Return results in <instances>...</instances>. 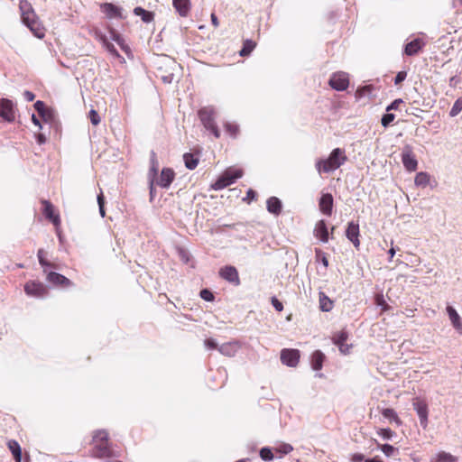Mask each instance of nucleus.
<instances>
[{"label": "nucleus", "instance_id": "1", "mask_svg": "<svg viewBox=\"0 0 462 462\" xmlns=\"http://www.w3.org/2000/svg\"><path fill=\"white\" fill-rule=\"evenodd\" d=\"M19 10L24 25L39 39L45 36V28L39 20L32 4L28 0H20Z\"/></svg>", "mask_w": 462, "mask_h": 462}, {"label": "nucleus", "instance_id": "2", "mask_svg": "<svg viewBox=\"0 0 462 462\" xmlns=\"http://www.w3.org/2000/svg\"><path fill=\"white\" fill-rule=\"evenodd\" d=\"M347 160L346 152L341 148H335L328 158L319 160L316 163L317 171L321 172H330L338 169Z\"/></svg>", "mask_w": 462, "mask_h": 462}, {"label": "nucleus", "instance_id": "3", "mask_svg": "<svg viewBox=\"0 0 462 462\" xmlns=\"http://www.w3.org/2000/svg\"><path fill=\"white\" fill-rule=\"evenodd\" d=\"M93 448L91 454L97 458L109 457L111 448L108 442V434L105 430H97L93 435Z\"/></svg>", "mask_w": 462, "mask_h": 462}, {"label": "nucleus", "instance_id": "4", "mask_svg": "<svg viewBox=\"0 0 462 462\" xmlns=\"http://www.w3.org/2000/svg\"><path fill=\"white\" fill-rule=\"evenodd\" d=\"M216 109L212 106H208L200 108L198 111V116L204 127L210 131L212 134L217 138H220V131L215 122Z\"/></svg>", "mask_w": 462, "mask_h": 462}, {"label": "nucleus", "instance_id": "5", "mask_svg": "<svg viewBox=\"0 0 462 462\" xmlns=\"http://www.w3.org/2000/svg\"><path fill=\"white\" fill-rule=\"evenodd\" d=\"M243 170L236 168L226 169L223 174L212 184L215 190L223 189L233 184L237 179L243 176Z\"/></svg>", "mask_w": 462, "mask_h": 462}, {"label": "nucleus", "instance_id": "6", "mask_svg": "<svg viewBox=\"0 0 462 462\" xmlns=\"http://www.w3.org/2000/svg\"><path fill=\"white\" fill-rule=\"evenodd\" d=\"M24 291L30 297L43 298L48 295L47 286L39 281L30 280L24 284Z\"/></svg>", "mask_w": 462, "mask_h": 462}, {"label": "nucleus", "instance_id": "7", "mask_svg": "<svg viewBox=\"0 0 462 462\" xmlns=\"http://www.w3.org/2000/svg\"><path fill=\"white\" fill-rule=\"evenodd\" d=\"M41 204L42 205V214L48 219L51 221L56 228H59L60 226V217L58 212L55 210V207L53 204L47 199H41Z\"/></svg>", "mask_w": 462, "mask_h": 462}, {"label": "nucleus", "instance_id": "8", "mask_svg": "<svg viewBox=\"0 0 462 462\" xmlns=\"http://www.w3.org/2000/svg\"><path fill=\"white\" fill-rule=\"evenodd\" d=\"M328 84L335 90L344 91L349 86L348 74L344 71L335 72L331 75Z\"/></svg>", "mask_w": 462, "mask_h": 462}, {"label": "nucleus", "instance_id": "9", "mask_svg": "<svg viewBox=\"0 0 462 462\" xmlns=\"http://www.w3.org/2000/svg\"><path fill=\"white\" fill-rule=\"evenodd\" d=\"M401 156L402 162L406 171L412 172L417 170L418 161L416 159V155L412 151V148L410 145H406L403 147Z\"/></svg>", "mask_w": 462, "mask_h": 462}, {"label": "nucleus", "instance_id": "10", "mask_svg": "<svg viewBox=\"0 0 462 462\" xmlns=\"http://www.w3.org/2000/svg\"><path fill=\"white\" fill-rule=\"evenodd\" d=\"M219 276L228 282L229 283L233 284L234 286H239L241 283L238 271L235 266L232 265H226L219 269L218 272Z\"/></svg>", "mask_w": 462, "mask_h": 462}, {"label": "nucleus", "instance_id": "11", "mask_svg": "<svg viewBox=\"0 0 462 462\" xmlns=\"http://www.w3.org/2000/svg\"><path fill=\"white\" fill-rule=\"evenodd\" d=\"M414 410L420 418V423L423 429L428 427V414L429 409L428 404L424 400L415 398L412 402Z\"/></svg>", "mask_w": 462, "mask_h": 462}, {"label": "nucleus", "instance_id": "12", "mask_svg": "<svg viewBox=\"0 0 462 462\" xmlns=\"http://www.w3.org/2000/svg\"><path fill=\"white\" fill-rule=\"evenodd\" d=\"M175 179V172L171 168H163L161 174L155 177V183L162 189H168Z\"/></svg>", "mask_w": 462, "mask_h": 462}, {"label": "nucleus", "instance_id": "13", "mask_svg": "<svg viewBox=\"0 0 462 462\" xmlns=\"http://www.w3.org/2000/svg\"><path fill=\"white\" fill-rule=\"evenodd\" d=\"M43 273L46 274L47 282L55 286L67 288L73 284L69 279L60 273L55 272H48L46 269H43Z\"/></svg>", "mask_w": 462, "mask_h": 462}, {"label": "nucleus", "instance_id": "14", "mask_svg": "<svg viewBox=\"0 0 462 462\" xmlns=\"http://www.w3.org/2000/svg\"><path fill=\"white\" fill-rule=\"evenodd\" d=\"M158 166H159V164H158V161L156 158V154L154 152H152V157H151V166H150V170L148 172L149 189H150L151 199H152L153 197L155 196V186H157L155 183V177L158 172Z\"/></svg>", "mask_w": 462, "mask_h": 462}, {"label": "nucleus", "instance_id": "15", "mask_svg": "<svg viewBox=\"0 0 462 462\" xmlns=\"http://www.w3.org/2000/svg\"><path fill=\"white\" fill-rule=\"evenodd\" d=\"M300 360V351L297 349L284 348L281 352V361L282 364L295 367Z\"/></svg>", "mask_w": 462, "mask_h": 462}, {"label": "nucleus", "instance_id": "16", "mask_svg": "<svg viewBox=\"0 0 462 462\" xmlns=\"http://www.w3.org/2000/svg\"><path fill=\"white\" fill-rule=\"evenodd\" d=\"M0 116L3 120L13 122L15 118L13 102L3 98L0 101Z\"/></svg>", "mask_w": 462, "mask_h": 462}, {"label": "nucleus", "instance_id": "17", "mask_svg": "<svg viewBox=\"0 0 462 462\" xmlns=\"http://www.w3.org/2000/svg\"><path fill=\"white\" fill-rule=\"evenodd\" d=\"M346 236L347 239H349L353 243L354 246L356 249H359V246H360V240H359L360 232H359V225L357 223H354V222H349L348 223L347 228L346 230Z\"/></svg>", "mask_w": 462, "mask_h": 462}, {"label": "nucleus", "instance_id": "18", "mask_svg": "<svg viewBox=\"0 0 462 462\" xmlns=\"http://www.w3.org/2000/svg\"><path fill=\"white\" fill-rule=\"evenodd\" d=\"M347 337L348 335L345 331H341L333 337L334 344L338 346L340 352L344 355L349 354L352 347V345L346 343Z\"/></svg>", "mask_w": 462, "mask_h": 462}, {"label": "nucleus", "instance_id": "19", "mask_svg": "<svg viewBox=\"0 0 462 462\" xmlns=\"http://www.w3.org/2000/svg\"><path fill=\"white\" fill-rule=\"evenodd\" d=\"M333 197L330 193H326L321 196L319 201V210L327 216L332 215L333 210Z\"/></svg>", "mask_w": 462, "mask_h": 462}, {"label": "nucleus", "instance_id": "20", "mask_svg": "<svg viewBox=\"0 0 462 462\" xmlns=\"http://www.w3.org/2000/svg\"><path fill=\"white\" fill-rule=\"evenodd\" d=\"M424 45L425 43L421 39H414L405 45L404 53L407 56H414L422 50Z\"/></svg>", "mask_w": 462, "mask_h": 462}, {"label": "nucleus", "instance_id": "21", "mask_svg": "<svg viewBox=\"0 0 462 462\" xmlns=\"http://www.w3.org/2000/svg\"><path fill=\"white\" fill-rule=\"evenodd\" d=\"M314 235L323 243H327L328 241V230L324 220H319L316 223L314 228Z\"/></svg>", "mask_w": 462, "mask_h": 462}, {"label": "nucleus", "instance_id": "22", "mask_svg": "<svg viewBox=\"0 0 462 462\" xmlns=\"http://www.w3.org/2000/svg\"><path fill=\"white\" fill-rule=\"evenodd\" d=\"M34 108L38 112L39 116L45 122L52 120L53 115L50 108H48L43 101L38 100L34 103Z\"/></svg>", "mask_w": 462, "mask_h": 462}, {"label": "nucleus", "instance_id": "23", "mask_svg": "<svg viewBox=\"0 0 462 462\" xmlns=\"http://www.w3.org/2000/svg\"><path fill=\"white\" fill-rule=\"evenodd\" d=\"M172 5L180 16H188L191 8L190 0H172Z\"/></svg>", "mask_w": 462, "mask_h": 462}, {"label": "nucleus", "instance_id": "24", "mask_svg": "<svg viewBox=\"0 0 462 462\" xmlns=\"http://www.w3.org/2000/svg\"><path fill=\"white\" fill-rule=\"evenodd\" d=\"M101 11L110 19L122 17L120 8L111 3L101 5Z\"/></svg>", "mask_w": 462, "mask_h": 462}, {"label": "nucleus", "instance_id": "25", "mask_svg": "<svg viewBox=\"0 0 462 462\" xmlns=\"http://www.w3.org/2000/svg\"><path fill=\"white\" fill-rule=\"evenodd\" d=\"M447 312L448 314L449 319L453 325V327L459 332L462 333V322L459 315L457 314V310L451 307H447Z\"/></svg>", "mask_w": 462, "mask_h": 462}, {"label": "nucleus", "instance_id": "26", "mask_svg": "<svg viewBox=\"0 0 462 462\" xmlns=\"http://www.w3.org/2000/svg\"><path fill=\"white\" fill-rule=\"evenodd\" d=\"M267 209L270 213L279 215L282 211V202L276 197H271L267 199Z\"/></svg>", "mask_w": 462, "mask_h": 462}, {"label": "nucleus", "instance_id": "27", "mask_svg": "<svg viewBox=\"0 0 462 462\" xmlns=\"http://www.w3.org/2000/svg\"><path fill=\"white\" fill-rule=\"evenodd\" d=\"M7 447L11 453L13 454V457L15 460V462H21L22 460V449L20 447V444L14 440L11 439L7 442Z\"/></svg>", "mask_w": 462, "mask_h": 462}, {"label": "nucleus", "instance_id": "28", "mask_svg": "<svg viewBox=\"0 0 462 462\" xmlns=\"http://www.w3.org/2000/svg\"><path fill=\"white\" fill-rule=\"evenodd\" d=\"M324 360L325 355L321 351L316 350L311 356L312 368L316 371L320 370L322 368Z\"/></svg>", "mask_w": 462, "mask_h": 462}, {"label": "nucleus", "instance_id": "29", "mask_svg": "<svg viewBox=\"0 0 462 462\" xmlns=\"http://www.w3.org/2000/svg\"><path fill=\"white\" fill-rule=\"evenodd\" d=\"M319 308L322 311H330L333 309V301L324 293L319 292Z\"/></svg>", "mask_w": 462, "mask_h": 462}, {"label": "nucleus", "instance_id": "30", "mask_svg": "<svg viewBox=\"0 0 462 462\" xmlns=\"http://www.w3.org/2000/svg\"><path fill=\"white\" fill-rule=\"evenodd\" d=\"M430 176L428 172L420 171L418 172L414 179V183L416 186L425 188L430 184Z\"/></svg>", "mask_w": 462, "mask_h": 462}, {"label": "nucleus", "instance_id": "31", "mask_svg": "<svg viewBox=\"0 0 462 462\" xmlns=\"http://www.w3.org/2000/svg\"><path fill=\"white\" fill-rule=\"evenodd\" d=\"M381 413L384 418H386L390 420H393L397 426L402 425V421L399 418L398 414L396 413V411L393 409H392V408L383 409Z\"/></svg>", "mask_w": 462, "mask_h": 462}, {"label": "nucleus", "instance_id": "32", "mask_svg": "<svg viewBox=\"0 0 462 462\" xmlns=\"http://www.w3.org/2000/svg\"><path fill=\"white\" fill-rule=\"evenodd\" d=\"M134 14L137 16H141L144 23H151L154 18V14L152 12L146 11L139 6L134 9Z\"/></svg>", "mask_w": 462, "mask_h": 462}, {"label": "nucleus", "instance_id": "33", "mask_svg": "<svg viewBox=\"0 0 462 462\" xmlns=\"http://www.w3.org/2000/svg\"><path fill=\"white\" fill-rule=\"evenodd\" d=\"M225 131L230 137L236 138L239 134V126L233 122H226L224 124Z\"/></svg>", "mask_w": 462, "mask_h": 462}, {"label": "nucleus", "instance_id": "34", "mask_svg": "<svg viewBox=\"0 0 462 462\" xmlns=\"http://www.w3.org/2000/svg\"><path fill=\"white\" fill-rule=\"evenodd\" d=\"M37 256H38V260H39V263L42 266V267H51V268H56V265L51 263V262H49L47 259H46V256H47V253L44 249H39L38 250V253H37Z\"/></svg>", "mask_w": 462, "mask_h": 462}, {"label": "nucleus", "instance_id": "35", "mask_svg": "<svg viewBox=\"0 0 462 462\" xmlns=\"http://www.w3.org/2000/svg\"><path fill=\"white\" fill-rule=\"evenodd\" d=\"M185 166L189 170H194L199 163V160L191 153H185L183 155Z\"/></svg>", "mask_w": 462, "mask_h": 462}, {"label": "nucleus", "instance_id": "36", "mask_svg": "<svg viewBox=\"0 0 462 462\" xmlns=\"http://www.w3.org/2000/svg\"><path fill=\"white\" fill-rule=\"evenodd\" d=\"M256 43L254 41L246 40L244 42L243 48L240 51V55L242 57L249 55L253 50L255 48Z\"/></svg>", "mask_w": 462, "mask_h": 462}, {"label": "nucleus", "instance_id": "37", "mask_svg": "<svg viewBox=\"0 0 462 462\" xmlns=\"http://www.w3.org/2000/svg\"><path fill=\"white\" fill-rule=\"evenodd\" d=\"M437 462H457V458L449 453L441 451L437 455Z\"/></svg>", "mask_w": 462, "mask_h": 462}, {"label": "nucleus", "instance_id": "38", "mask_svg": "<svg viewBox=\"0 0 462 462\" xmlns=\"http://www.w3.org/2000/svg\"><path fill=\"white\" fill-rule=\"evenodd\" d=\"M378 446V448L383 452L386 457H391L397 450L393 446L390 444H380L376 440H374Z\"/></svg>", "mask_w": 462, "mask_h": 462}, {"label": "nucleus", "instance_id": "39", "mask_svg": "<svg viewBox=\"0 0 462 462\" xmlns=\"http://www.w3.org/2000/svg\"><path fill=\"white\" fill-rule=\"evenodd\" d=\"M373 89L374 88L371 85L364 86L362 88H357V90L356 91V94H355L356 98L360 99L366 94H370L373 91Z\"/></svg>", "mask_w": 462, "mask_h": 462}, {"label": "nucleus", "instance_id": "40", "mask_svg": "<svg viewBox=\"0 0 462 462\" xmlns=\"http://www.w3.org/2000/svg\"><path fill=\"white\" fill-rule=\"evenodd\" d=\"M260 457L264 461H272L274 458L273 453L269 448H263L260 450Z\"/></svg>", "mask_w": 462, "mask_h": 462}, {"label": "nucleus", "instance_id": "41", "mask_svg": "<svg viewBox=\"0 0 462 462\" xmlns=\"http://www.w3.org/2000/svg\"><path fill=\"white\" fill-rule=\"evenodd\" d=\"M376 433L383 439H391L395 435V432L389 428L379 429L376 430Z\"/></svg>", "mask_w": 462, "mask_h": 462}, {"label": "nucleus", "instance_id": "42", "mask_svg": "<svg viewBox=\"0 0 462 462\" xmlns=\"http://www.w3.org/2000/svg\"><path fill=\"white\" fill-rule=\"evenodd\" d=\"M462 110V97L457 98L450 109V116H456Z\"/></svg>", "mask_w": 462, "mask_h": 462}, {"label": "nucleus", "instance_id": "43", "mask_svg": "<svg viewBox=\"0 0 462 462\" xmlns=\"http://www.w3.org/2000/svg\"><path fill=\"white\" fill-rule=\"evenodd\" d=\"M293 450V448L291 444L282 443L277 448H275V451L283 455L289 454Z\"/></svg>", "mask_w": 462, "mask_h": 462}, {"label": "nucleus", "instance_id": "44", "mask_svg": "<svg viewBox=\"0 0 462 462\" xmlns=\"http://www.w3.org/2000/svg\"><path fill=\"white\" fill-rule=\"evenodd\" d=\"M395 118L393 114L387 113L383 116L381 123L383 127H387Z\"/></svg>", "mask_w": 462, "mask_h": 462}, {"label": "nucleus", "instance_id": "45", "mask_svg": "<svg viewBox=\"0 0 462 462\" xmlns=\"http://www.w3.org/2000/svg\"><path fill=\"white\" fill-rule=\"evenodd\" d=\"M200 297L203 300H205L206 301H213L214 300L213 293L208 289H204V290L200 291Z\"/></svg>", "mask_w": 462, "mask_h": 462}, {"label": "nucleus", "instance_id": "46", "mask_svg": "<svg viewBox=\"0 0 462 462\" xmlns=\"http://www.w3.org/2000/svg\"><path fill=\"white\" fill-rule=\"evenodd\" d=\"M89 119L94 125H97L100 123L98 113L94 109L89 111Z\"/></svg>", "mask_w": 462, "mask_h": 462}, {"label": "nucleus", "instance_id": "47", "mask_svg": "<svg viewBox=\"0 0 462 462\" xmlns=\"http://www.w3.org/2000/svg\"><path fill=\"white\" fill-rule=\"evenodd\" d=\"M406 77H407L406 71H399L394 79V84L400 85L402 81L405 80Z\"/></svg>", "mask_w": 462, "mask_h": 462}, {"label": "nucleus", "instance_id": "48", "mask_svg": "<svg viewBox=\"0 0 462 462\" xmlns=\"http://www.w3.org/2000/svg\"><path fill=\"white\" fill-rule=\"evenodd\" d=\"M271 301H272V304L273 306V308L278 311V312H281L283 310V305L282 303L276 298V297H272L271 299Z\"/></svg>", "mask_w": 462, "mask_h": 462}, {"label": "nucleus", "instance_id": "49", "mask_svg": "<svg viewBox=\"0 0 462 462\" xmlns=\"http://www.w3.org/2000/svg\"><path fill=\"white\" fill-rule=\"evenodd\" d=\"M402 102L403 101L401 98L395 99L393 102L391 103V105H389L386 107V110L387 111L397 110L399 108L400 105L402 104Z\"/></svg>", "mask_w": 462, "mask_h": 462}, {"label": "nucleus", "instance_id": "50", "mask_svg": "<svg viewBox=\"0 0 462 462\" xmlns=\"http://www.w3.org/2000/svg\"><path fill=\"white\" fill-rule=\"evenodd\" d=\"M204 344L208 349H216L217 347V344L213 338H207Z\"/></svg>", "mask_w": 462, "mask_h": 462}, {"label": "nucleus", "instance_id": "51", "mask_svg": "<svg viewBox=\"0 0 462 462\" xmlns=\"http://www.w3.org/2000/svg\"><path fill=\"white\" fill-rule=\"evenodd\" d=\"M365 456L361 453H355L352 455L351 461L352 462H365Z\"/></svg>", "mask_w": 462, "mask_h": 462}, {"label": "nucleus", "instance_id": "52", "mask_svg": "<svg viewBox=\"0 0 462 462\" xmlns=\"http://www.w3.org/2000/svg\"><path fill=\"white\" fill-rule=\"evenodd\" d=\"M23 97L29 102L33 101L35 98V95L32 92L28 91V90L24 91Z\"/></svg>", "mask_w": 462, "mask_h": 462}, {"label": "nucleus", "instance_id": "53", "mask_svg": "<svg viewBox=\"0 0 462 462\" xmlns=\"http://www.w3.org/2000/svg\"><path fill=\"white\" fill-rule=\"evenodd\" d=\"M210 18H211V23H212L213 26L215 28H217L219 25V21H218L217 15L214 13H212L210 15Z\"/></svg>", "mask_w": 462, "mask_h": 462}, {"label": "nucleus", "instance_id": "54", "mask_svg": "<svg viewBox=\"0 0 462 462\" xmlns=\"http://www.w3.org/2000/svg\"><path fill=\"white\" fill-rule=\"evenodd\" d=\"M36 139L39 144H43L46 142V138L42 134H38Z\"/></svg>", "mask_w": 462, "mask_h": 462}, {"label": "nucleus", "instance_id": "55", "mask_svg": "<svg viewBox=\"0 0 462 462\" xmlns=\"http://www.w3.org/2000/svg\"><path fill=\"white\" fill-rule=\"evenodd\" d=\"M97 203H98V206H104L105 205V199H104V195H103V192H100L97 196Z\"/></svg>", "mask_w": 462, "mask_h": 462}, {"label": "nucleus", "instance_id": "56", "mask_svg": "<svg viewBox=\"0 0 462 462\" xmlns=\"http://www.w3.org/2000/svg\"><path fill=\"white\" fill-rule=\"evenodd\" d=\"M376 302L377 304L379 305H384V308L383 310H385L387 308V304L385 303V301L383 300V297H377L376 298Z\"/></svg>", "mask_w": 462, "mask_h": 462}, {"label": "nucleus", "instance_id": "57", "mask_svg": "<svg viewBox=\"0 0 462 462\" xmlns=\"http://www.w3.org/2000/svg\"><path fill=\"white\" fill-rule=\"evenodd\" d=\"M32 123H33L35 125L39 126V128H42V125H41V123H40L39 119L35 116V115H32Z\"/></svg>", "mask_w": 462, "mask_h": 462}, {"label": "nucleus", "instance_id": "58", "mask_svg": "<svg viewBox=\"0 0 462 462\" xmlns=\"http://www.w3.org/2000/svg\"><path fill=\"white\" fill-rule=\"evenodd\" d=\"M255 197V192L253 189H249L247 191V198L250 199H254Z\"/></svg>", "mask_w": 462, "mask_h": 462}, {"label": "nucleus", "instance_id": "59", "mask_svg": "<svg viewBox=\"0 0 462 462\" xmlns=\"http://www.w3.org/2000/svg\"><path fill=\"white\" fill-rule=\"evenodd\" d=\"M365 462H383L381 459L378 458V457H374L373 458H367L365 460Z\"/></svg>", "mask_w": 462, "mask_h": 462}, {"label": "nucleus", "instance_id": "60", "mask_svg": "<svg viewBox=\"0 0 462 462\" xmlns=\"http://www.w3.org/2000/svg\"><path fill=\"white\" fill-rule=\"evenodd\" d=\"M322 263L326 268L328 266V260L325 255L322 257Z\"/></svg>", "mask_w": 462, "mask_h": 462}, {"label": "nucleus", "instance_id": "61", "mask_svg": "<svg viewBox=\"0 0 462 462\" xmlns=\"http://www.w3.org/2000/svg\"><path fill=\"white\" fill-rule=\"evenodd\" d=\"M389 254H390V258L392 259L394 254H395V249L393 247H392L390 250H389Z\"/></svg>", "mask_w": 462, "mask_h": 462}, {"label": "nucleus", "instance_id": "62", "mask_svg": "<svg viewBox=\"0 0 462 462\" xmlns=\"http://www.w3.org/2000/svg\"><path fill=\"white\" fill-rule=\"evenodd\" d=\"M99 211H100V215L102 217H105V208H104V206H99Z\"/></svg>", "mask_w": 462, "mask_h": 462}, {"label": "nucleus", "instance_id": "63", "mask_svg": "<svg viewBox=\"0 0 462 462\" xmlns=\"http://www.w3.org/2000/svg\"><path fill=\"white\" fill-rule=\"evenodd\" d=\"M236 462H250V459L249 458H243V459H239Z\"/></svg>", "mask_w": 462, "mask_h": 462}, {"label": "nucleus", "instance_id": "64", "mask_svg": "<svg viewBox=\"0 0 462 462\" xmlns=\"http://www.w3.org/2000/svg\"><path fill=\"white\" fill-rule=\"evenodd\" d=\"M460 3L462 4V0H460Z\"/></svg>", "mask_w": 462, "mask_h": 462}]
</instances>
